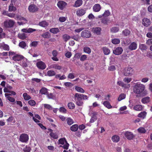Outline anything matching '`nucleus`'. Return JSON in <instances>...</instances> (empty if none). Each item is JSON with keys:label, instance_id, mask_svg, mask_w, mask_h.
<instances>
[{"label": "nucleus", "instance_id": "38", "mask_svg": "<svg viewBox=\"0 0 152 152\" xmlns=\"http://www.w3.org/2000/svg\"><path fill=\"white\" fill-rule=\"evenodd\" d=\"M117 84L119 86L125 88H126L127 87L126 84L124 83L123 82L121 81H118L117 82Z\"/></svg>", "mask_w": 152, "mask_h": 152}, {"label": "nucleus", "instance_id": "26", "mask_svg": "<svg viewBox=\"0 0 152 152\" xmlns=\"http://www.w3.org/2000/svg\"><path fill=\"white\" fill-rule=\"evenodd\" d=\"M41 36L44 38L49 39L51 35L48 32L44 33L41 35Z\"/></svg>", "mask_w": 152, "mask_h": 152}, {"label": "nucleus", "instance_id": "35", "mask_svg": "<svg viewBox=\"0 0 152 152\" xmlns=\"http://www.w3.org/2000/svg\"><path fill=\"white\" fill-rule=\"evenodd\" d=\"M47 75L49 77H52L55 76L56 75L55 72L53 70H49L47 72Z\"/></svg>", "mask_w": 152, "mask_h": 152}, {"label": "nucleus", "instance_id": "27", "mask_svg": "<svg viewBox=\"0 0 152 152\" xmlns=\"http://www.w3.org/2000/svg\"><path fill=\"white\" fill-rule=\"evenodd\" d=\"M101 22L104 26L107 25V23L109 21V20L107 18L104 17V18L101 19Z\"/></svg>", "mask_w": 152, "mask_h": 152}, {"label": "nucleus", "instance_id": "61", "mask_svg": "<svg viewBox=\"0 0 152 152\" xmlns=\"http://www.w3.org/2000/svg\"><path fill=\"white\" fill-rule=\"evenodd\" d=\"M116 69L115 66L114 65H111L109 66L108 68V70L109 71H113Z\"/></svg>", "mask_w": 152, "mask_h": 152}, {"label": "nucleus", "instance_id": "60", "mask_svg": "<svg viewBox=\"0 0 152 152\" xmlns=\"http://www.w3.org/2000/svg\"><path fill=\"white\" fill-rule=\"evenodd\" d=\"M75 74L73 73H70L68 75V78L71 79H73L75 78Z\"/></svg>", "mask_w": 152, "mask_h": 152}, {"label": "nucleus", "instance_id": "31", "mask_svg": "<svg viewBox=\"0 0 152 152\" xmlns=\"http://www.w3.org/2000/svg\"><path fill=\"white\" fill-rule=\"evenodd\" d=\"M142 106L141 105H136L133 107V109L136 111H141L142 110Z\"/></svg>", "mask_w": 152, "mask_h": 152}, {"label": "nucleus", "instance_id": "20", "mask_svg": "<svg viewBox=\"0 0 152 152\" xmlns=\"http://www.w3.org/2000/svg\"><path fill=\"white\" fill-rule=\"evenodd\" d=\"M36 29L31 28H29L28 29L23 28L22 30V31L23 32L28 33H32L34 31H36Z\"/></svg>", "mask_w": 152, "mask_h": 152}, {"label": "nucleus", "instance_id": "48", "mask_svg": "<svg viewBox=\"0 0 152 152\" xmlns=\"http://www.w3.org/2000/svg\"><path fill=\"white\" fill-rule=\"evenodd\" d=\"M28 104L32 106H34L36 104V102L32 99H30L28 102Z\"/></svg>", "mask_w": 152, "mask_h": 152}, {"label": "nucleus", "instance_id": "8", "mask_svg": "<svg viewBox=\"0 0 152 152\" xmlns=\"http://www.w3.org/2000/svg\"><path fill=\"white\" fill-rule=\"evenodd\" d=\"M67 5V3L63 1H59L57 4V5L59 8L61 10H63Z\"/></svg>", "mask_w": 152, "mask_h": 152}, {"label": "nucleus", "instance_id": "32", "mask_svg": "<svg viewBox=\"0 0 152 152\" xmlns=\"http://www.w3.org/2000/svg\"><path fill=\"white\" fill-rule=\"evenodd\" d=\"M146 114L147 113L146 112H142L138 114V117L142 118L143 119H144L145 117Z\"/></svg>", "mask_w": 152, "mask_h": 152}, {"label": "nucleus", "instance_id": "9", "mask_svg": "<svg viewBox=\"0 0 152 152\" xmlns=\"http://www.w3.org/2000/svg\"><path fill=\"white\" fill-rule=\"evenodd\" d=\"M36 66L39 69L42 70L45 69L46 67L45 63L42 61L37 62L36 63Z\"/></svg>", "mask_w": 152, "mask_h": 152}, {"label": "nucleus", "instance_id": "43", "mask_svg": "<svg viewBox=\"0 0 152 152\" xmlns=\"http://www.w3.org/2000/svg\"><path fill=\"white\" fill-rule=\"evenodd\" d=\"M112 42L115 44L117 45L120 43V40L118 39L115 38L112 39L111 41Z\"/></svg>", "mask_w": 152, "mask_h": 152}, {"label": "nucleus", "instance_id": "47", "mask_svg": "<svg viewBox=\"0 0 152 152\" xmlns=\"http://www.w3.org/2000/svg\"><path fill=\"white\" fill-rule=\"evenodd\" d=\"M126 97V95L123 93L121 94L119 96L118 100V101H120L121 100L124 99Z\"/></svg>", "mask_w": 152, "mask_h": 152}, {"label": "nucleus", "instance_id": "64", "mask_svg": "<svg viewBox=\"0 0 152 152\" xmlns=\"http://www.w3.org/2000/svg\"><path fill=\"white\" fill-rule=\"evenodd\" d=\"M146 44L149 45H152V38L148 39L146 41Z\"/></svg>", "mask_w": 152, "mask_h": 152}, {"label": "nucleus", "instance_id": "14", "mask_svg": "<svg viewBox=\"0 0 152 152\" xmlns=\"http://www.w3.org/2000/svg\"><path fill=\"white\" fill-rule=\"evenodd\" d=\"M29 11L32 12H34L38 10V8L34 4H31L28 7Z\"/></svg>", "mask_w": 152, "mask_h": 152}, {"label": "nucleus", "instance_id": "2", "mask_svg": "<svg viewBox=\"0 0 152 152\" xmlns=\"http://www.w3.org/2000/svg\"><path fill=\"white\" fill-rule=\"evenodd\" d=\"M21 5L20 1L17 0H11L10 4L8 7L9 12H15L17 10V8L19 7Z\"/></svg>", "mask_w": 152, "mask_h": 152}, {"label": "nucleus", "instance_id": "29", "mask_svg": "<svg viewBox=\"0 0 152 152\" xmlns=\"http://www.w3.org/2000/svg\"><path fill=\"white\" fill-rule=\"evenodd\" d=\"M130 31L128 29H126L122 31V33L125 37H127L129 36L130 33Z\"/></svg>", "mask_w": 152, "mask_h": 152}, {"label": "nucleus", "instance_id": "15", "mask_svg": "<svg viewBox=\"0 0 152 152\" xmlns=\"http://www.w3.org/2000/svg\"><path fill=\"white\" fill-rule=\"evenodd\" d=\"M101 29L99 27L93 28L92 30V32L97 35H99L101 34Z\"/></svg>", "mask_w": 152, "mask_h": 152}, {"label": "nucleus", "instance_id": "5", "mask_svg": "<svg viewBox=\"0 0 152 152\" xmlns=\"http://www.w3.org/2000/svg\"><path fill=\"white\" fill-rule=\"evenodd\" d=\"M123 73L125 76H131L133 73V69L130 67H126L125 68Z\"/></svg>", "mask_w": 152, "mask_h": 152}, {"label": "nucleus", "instance_id": "30", "mask_svg": "<svg viewBox=\"0 0 152 152\" xmlns=\"http://www.w3.org/2000/svg\"><path fill=\"white\" fill-rule=\"evenodd\" d=\"M23 97L24 99L26 101H28L30 100L31 98V96L28 95L27 93H25L23 94Z\"/></svg>", "mask_w": 152, "mask_h": 152}, {"label": "nucleus", "instance_id": "22", "mask_svg": "<svg viewBox=\"0 0 152 152\" xmlns=\"http://www.w3.org/2000/svg\"><path fill=\"white\" fill-rule=\"evenodd\" d=\"M83 2L82 0H77L75 1L73 6L76 7H79L82 4Z\"/></svg>", "mask_w": 152, "mask_h": 152}, {"label": "nucleus", "instance_id": "50", "mask_svg": "<svg viewBox=\"0 0 152 152\" xmlns=\"http://www.w3.org/2000/svg\"><path fill=\"white\" fill-rule=\"evenodd\" d=\"M103 52L104 54L108 55L110 54V51L109 49L105 47L103 48Z\"/></svg>", "mask_w": 152, "mask_h": 152}, {"label": "nucleus", "instance_id": "28", "mask_svg": "<svg viewBox=\"0 0 152 152\" xmlns=\"http://www.w3.org/2000/svg\"><path fill=\"white\" fill-rule=\"evenodd\" d=\"M150 101V98L147 96L143 98L141 100V102L143 104H146Z\"/></svg>", "mask_w": 152, "mask_h": 152}, {"label": "nucleus", "instance_id": "45", "mask_svg": "<svg viewBox=\"0 0 152 152\" xmlns=\"http://www.w3.org/2000/svg\"><path fill=\"white\" fill-rule=\"evenodd\" d=\"M119 30V28L116 27H112L110 29V31L112 33H116L118 32Z\"/></svg>", "mask_w": 152, "mask_h": 152}, {"label": "nucleus", "instance_id": "19", "mask_svg": "<svg viewBox=\"0 0 152 152\" xmlns=\"http://www.w3.org/2000/svg\"><path fill=\"white\" fill-rule=\"evenodd\" d=\"M86 12V10L83 9H80L77 11L76 14L78 16H81L84 15Z\"/></svg>", "mask_w": 152, "mask_h": 152}, {"label": "nucleus", "instance_id": "7", "mask_svg": "<svg viewBox=\"0 0 152 152\" xmlns=\"http://www.w3.org/2000/svg\"><path fill=\"white\" fill-rule=\"evenodd\" d=\"M81 37L84 38H89L91 36V32L88 30H84L81 33Z\"/></svg>", "mask_w": 152, "mask_h": 152}, {"label": "nucleus", "instance_id": "54", "mask_svg": "<svg viewBox=\"0 0 152 152\" xmlns=\"http://www.w3.org/2000/svg\"><path fill=\"white\" fill-rule=\"evenodd\" d=\"M52 68H54L55 69L58 70H60L61 69V66H59L57 64H53L52 65Z\"/></svg>", "mask_w": 152, "mask_h": 152}, {"label": "nucleus", "instance_id": "51", "mask_svg": "<svg viewBox=\"0 0 152 152\" xmlns=\"http://www.w3.org/2000/svg\"><path fill=\"white\" fill-rule=\"evenodd\" d=\"M110 14V12L109 10H105L103 14V16L104 17H106L109 16Z\"/></svg>", "mask_w": 152, "mask_h": 152}, {"label": "nucleus", "instance_id": "49", "mask_svg": "<svg viewBox=\"0 0 152 152\" xmlns=\"http://www.w3.org/2000/svg\"><path fill=\"white\" fill-rule=\"evenodd\" d=\"M71 38V37L66 34H65L63 36V38L65 42H67Z\"/></svg>", "mask_w": 152, "mask_h": 152}, {"label": "nucleus", "instance_id": "3", "mask_svg": "<svg viewBox=\"0 0 152 152\" xmlns=\"http://www.w3.org/2000/svg\"><path fill=\"white\" fill-rule=\"evenodd\" d=\"M74 99L76 104L78 106H82L83 102L81 94L80 93H76L74 96Z\"/></svg>", "mask_w": 152, "mask_h": 152}, {"label": "nucleus", "instance_id": "24", "mask_svg": "<svg viewBox=\"0 0 152 152\" xmlns=\"http://www.w3.org/2000/svg\"><path fill=\"white\" fill-rule=\"evenodd\" d=\"M70 129L72 132H75L77 131L78 129V126L77 124L73 125L70 127Z\"/></svg>", "mask_w": 152, "mask_h": 152}, {"label": "nucleus", "instance_id": "56", "mask_svg": "<svg viewBox=\"0 0 152 152\" xmlns=\"http://www.w3.org/2000/svg\"><path fill=\"white\" fill-rule=\"evenodd\" d=\"M50 136L54 139H57L58 136L57 134L53 132H51L50 134Z\"/></svg>", "mask_w": 152, "mask_h": 152}, {"label": "nucleus", "instance_id": "57", "mask_svg": "<svg viewBox=\"0 0 152 152\" xmlns=\"http://www.w3.org/2000/svg\"><path fill=\"white\" fill-rule=\"evenodd\" d=\"M71 38L74 39V40L77 41H79L80 38L77 35H74L73 36H71Z\"/></svg>", "mask_w": 152, "mask_h": 152}, {"label": "nucleus", "instance_id": "59", "mask_svg": "<svg viewBox=\"0 0 152 152\" xmlns=\"http://www.w3.org/2000/svg\"><path fill=\"white\" fill-rule=\"evenodd\" d=\"M59 111L60 112L65 113H66V109L64 107H61L59 109Z\"/></svg>", "mask_w": 152, "mask_h": 152}, {"label": "nucleus", "instance_id": "23", "mask_svg": "<svg viewBox=\"0 0 152 152\" xmlns=\"http://www.w3.org/2000/svg\"><path fill=\"white\" fill-rule=\"evenodd\" d=\"M120 139L119 137L117 135H114L111 138L112 140L114 142H118L120 140Z\"/></svg>", "mask_w": 152, "mask_h": 152}, {"label": "nucleus", "instance_id": "17", "mask_svg": "<svg viewBox=\"0 0 152 152\" xmlns=\"http://www.w3.org/2000/svg\"><path fill=\"white\" fill-rule=\"evenodd\" d=\"M0 48L6 51H9L10 49L9 46L4 42L0 43Z\"/></svg>", "mask_w": 152, "mask_h": 152}, {"label": "nucleus", "instance_id": "55", "mask_svg": "<svg viewBox=\"0 0 152 152\" xmlns=\"http://www.w3.org/2000/svg\"><path fill=\"white\" fill-rule=\"evenodd\" d=\"M97 119L96 116H95L94 115H92L90 119V122L91 123H93L96 121Z\"/></svg>", "mask_w": 152, "mask_h": 152}, {"label": "nucleus", "instance_id": "44", "mask_svg": "<svg viewBox=\"0 0 152 152\" xmlns=\"http://www.w3.org/2000/svg\"><path fill=\"white\" fill-rule=\"evenodd\" d=\"M26 44L24 41L20 42L19 44V46L22 48H24L26 46Z\"/></svg>", "mask_w": 152, "mask_h": 152}, {"label": "nucleus", "instance_id": "21", "mask_svg": "<svg viewBox=\"0 0 152 152\" xmlns=\"http://www.w3.org/2000/svg\"><path fill=\"white\" fill-rule=\"evenodd\" d=\"M48 23L46 21L43 20L40 22L38 24V25L42 27H46L48 25Z\"/></svg>", "mask_w": 152, "mask_h": 152}, {"label": "nucleus", "instance_id": "40", "mask_svg": "<svg viewBox=\"0 0 152 152\" xmlns=\"http://www.w3.org/2000/svg\"><path fill=\"white\" fill-rule=\"evenodd\" d=\"M67 106L70 109H73L75 107V104L72 102H69Z\"/></svg>", "mask_w": 152, "mask_h": 152}, {"label": "nucleus", "instance_id": "1", "mask_svg": "<svg viewBox=\"0 0 152 152\" xmlns=\"http://www.w3.org/2000/svg\"><path fill=\"white\" fill-rule=\"evenodd\" d=\"M145 88V86L142 84H136L134 86L133 92L136 94H140L142 96H145L147 94V91H144Z\"/></svg>", "mask_w": 152, "mask_h": 152}, {"label": "nucleus", "instance_id": "11", "mask_svg": "<svg viewBox=\"0 0 152 152\" xmlns=\"http://www.w3.org/2000/svg\"><path fill=\"white\" fill-rule=\"evenodd\" d=\"M28 140V136L27 134L23 133L20 137L19 140L22 142H26Z\"/></svg>", "mask_w": 152, "mask_h": 152}, {"label": "nucleus", "instance_id": "10", "mask_svg": "<svg viewBox=\"0 0 152 152\" xmlns=\"http://www.w3.org/2000/svg\"><path fill=\"white\" fill-rule=\"evenodd\" d=\"M123 51V48L121 47H118L114 48L113 50V53L116 55H119L122 54Z\"/></svg>", "mask_w": 152, "mask_h": 152}, {"label": "nucleus", "instance_id": "52", "mask_svg": "<svg viewBox=\"0 0 152 152\" xmlns=\"http://www.w3.org/2000/svg\"><path fill=\"white\" fill-rule=\"evenodd\" d=\"M18 37L20 39H25L27 37L26 34L25 33H22L19 34Z\"/></svg>", "mask_w": 152, "mask_h": 152}, {"label": "nucleus", "instance_id": "12", "mask_svg": "<svg viewBox=\"0 0 152 152\" xmlns=\"http://www.w3.org/2000/svg\"><path fill=\"white\" fill-rule=\"evenodd\" d=\"M142 23L144 26L148 27L151 23V20L147 18H144L142 20Z\"/></svg>", "mask_w": 152, "mask_h": 152}, {"label": "nucleus", "instance_id": "4", "mask_svg": "<svg viewBox=\"0 0 152 152\" xmlns=\"http://www.w3.org/2000/svg\"><path fill=\"white\" fill-rule=\"evenodd\" d=\"M15 23V21L11 19L6 20L3 23V27L6 28H10L13 27Z\"/></svg>", "mask_w": 152, "mask_h": 152}, {"label": "nucleus", "instance_id": "18", "mask_svg": "<svg viewBox=\"0 0 152 152\" xmlns=\"http://www.w3.org/2000/svg\"><path fill=\"white\" fill-rule=\"evenodd\" d=\"M101 6L100 5L98 4H95L93 7V10L94 12H98L100 11L101 9Z\"/></svg>", "mask_w": 152, "mask_h": 152}, {"label": "nucleus", "instance_id": "41", "mask_svg": "<svg viewBox=\"0 0 152 152\" xmlns=\"http://www.w3.org/2000/svg\"><path fill=\"white\" fill-rule=\"evenodd\" d=\"M75 90L78 92L81 93H84L85 92V91L84 89L80 87L77 86H75Z\"/></svg>", "mask_w": 152, "mask_h": 152}, {"label": "nucleus", "instance_id": "46", "mask_svg": "<svg viewBox=\"0 0 152 152\" xmlns=\"http://www.w3.org/2000/svg\"><path fill=\"white\" fill-rule=\"evenodd\" d=\"M139 48L142 50H146L147 49V46L145 44H140L139 45Z\"/></svg>", "mask_w": 152, "mask_h": 152}, {"label": "nucleus", "instance_id": "6", "mask_svg": "<svg viewBox=\"0 0 152 152\" xmlns=\"http://www.w3.org/2000/svg\"><path fill=\"white\" fill-rule=\"evenodd\" d=\"M124 135L125 137L129 140H133L135 137V136L132 132L127 131L124 132Z\"/></svg>", "mask_w": 152, "mask_h": 152}, {"label": "nucleus", "instance_id": "16", "mask_svg": "<svg viewBox=\"0 0 152 152\" xmlns=\"http://www.w3.org/2000/svg\"><path fill=\"white\" fill-rule=\"evenodd\" d=\"M24 57L22 55L16 54L12 58V59L15 61H20L23 59Z\"/></svg>", "mask_w": 152, "mask_h": 152}, {"label": "nucleus", "instance_id": "39", "mask_svg": "<svg viewBox=\"0 0 152 152\" xmlns=\"http://www.w3.org/2000/svg\"><path fill=\"white\" fill-rule=\"evenodd\" d=\"M83 50V51L85 53L88 54H90L91 52L90 48L88 47H84Z\"/></svg>", "mask_w": 152, "mask_h": 152}, {"label": "nucleus", "instance_id": "34", "mask_svg": "<svg viewBox=\"0 0 152 152\" xmlns=\"http://www.w3.org/2000/svg\"><path fill=\"white\" fill-rule=\"evenodd\" d=\"M67 124L69 125H71L74 123L73 120L70 117L67 118L66 119Z\"/></svg>", "mask_w": 152, "mask_h": 152}, {"label": "nucleus", "instance_id": "58", "mask_svg": "<svg viewBox=\"0 0 152 152\" xmlns=\"http://www.w3.org/2000/svg\"><path fill=\"white\" fill-rule=\"evenodd\" d=\"M66 140L65 138L60 139L58 140L59 143L62 145L64 144V142L66 143Z\"/></svg>", "mask_w": 152, "mask_h": 152}, {"label": "nucleus", "instance_id": "53", "mask_svg": "<svg viewBox=\"0 0 152 152\" xmlns=\"http://www.w3.org/2000/svg\"><path fill=\"white\" fill-rule=\"evenodd\" d=\"M38 41H34L32 42L30 45V47H36L38 45Z\"/></svg>", "mask_w": 152, "mask_h": 152}, {"label": "nucleus", "instance_id": "33", "mask_svg": "<svg viewBox=\"0 0 152 152\" xmlns=\"http://www.w3.org/2000/svg\"><path fill=\"white\" fill-rule=\"evenodd\" d=\"M49 31L53 34H56L59 31V30L57 28H51Z\"/></svg>", "mask_w": 152, "mask_h": 152}, {"label": "nucleus", "instance_id": "13", "mask_svg": "<svg viewBox=\"0 0 152 152\" xmlns=\"http://www.w3.org/2000/svg\"><path fill=\"white\" fill-rule=\"evenodd\" d=\"M137 44L135 42H132L129 45L128 48L131 51L135 50L137 48Z\"/></svg>", "mask_w": 152, "mask_h": 152}, {"label": "nucleus", "instance_id": "36", "mask_svg": "<svg viewBox=\"0 0 152 152\" xmlns=\"http://www.w3.org/2000/svg\"><path fill=\"white\" fill-rule=\"evenodd\" d=\"M39 93L42 94L46 95L48 94V89L45 88H42L40 90Z\"/></svg>", "mask_w": 152, "mask_h": 152}, {"label": "nucleus", "instance_id": "62", "mask_svg": "<svg viewBox=\"0 0 152 152\" xmlns=\"http://www.w3.org/2000/svg\"><path fill=\"white\" fill-rule=\"evenodd\" d=\"M65 56L66 57L69 58L72 56V53L69 51H67L65 54Z\"/></svg>", "mask_w": 152, "mask_h": 152}, {"label": "nucleus", "instance_id": "42", "mask_svg": "<svg viewBox=\"0 0 152 152\" xmlns=\"http://www.w3.org/2000/svg\"><path fill=\"white\" fill-rule=\"evenodd\" d=\"M137 131L140 133L144 134L146 132V130L145 128L142 127H140L137 129Z\"/></svg>", "mask_w": 152, "mask_h": 152}, {"label": "nucleus", "instance_id": "37", "mask_svg": "<svg viewBox=\"0 0 152 152\" xmlns=\"http://www.w3.org/2000/svg\"><path fill=\"white\" fill-rule=\"evenodd\" d=\"M103 104L108 109H110L112 107V106L110 105V102L108 101H104Z\"/></svg>", "mask_w": 152, "mask_h": 152}, {"label": "nucleus", "instance_id": "63", "mask_svg": "<svg viewBox=\"0 0 152 152\" xmlns=\"http://www.w3.org/2000/svg\"><path fill=\"white\" fill-rule=\"evenodd\" d=\"M66 18L64 17H60L59 18V21L61 22H63L66 21Z\"/></svg>", "mask_w": 152, "mask_h": 152}, {"label": "nucleus", "instance_id": "25", "mask_svg": "<svg viewBox=\"0 0 152 152\" xmlns=\"http://www.w3.org/2000/svg\"><path fill=\"white\" fill-rule=\"evenodd\" d=\"M5 96L7 98V100L9 101L12 102H15V99L13 97H11L9 96V94L8 93H5Z\"/></svg>", "mask_w": 152, "mask_h": 152}]
</instances>
